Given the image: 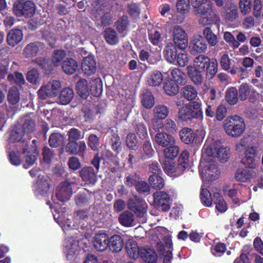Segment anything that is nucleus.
I'll list each match as a JSON object with an SVG mask.
<instances>
[{"mask_svg": "<svg viewBox=\"0 0 263 263\" xmlns=\"http://www.w3.org/2000/svg\"><path fill=\"white\" fill-rule=\"evenodd\" d=\"M230 156V148L221 146L220 141L209 138L202 148V157L199 164V172L202 180L212 181L218 178L219 172L214 161L215 157L226 161Z\"/></svg>", "mask_w": 263, "mask_h": 263, "instance_id": "1", "label": "nucleus"}, {"mask_svg": "<svg viewBox=\"0 0 263 263\" xmlns=\"http://www.w3.org/2000/svg\"><path fill=\"white\" fill-rule=\"evenodd\" d=\"M76 179L72 178L70 181H65L61 183L57 188L56 195L55 197H53V204H50L51 209H54L56 214H53V217L57 222L61 226L63 231L72 229L74 227L73 225H71L70 221H64V216L63 214V210L62 213L60 211L59 208L62 205V203L68 200L71 194L72 191L74 187L76 186ZM67 220H68L67 219Z\"/></svg>", "mask_w": 263, "mask_h": 263, "instance_id": "2", "label": "nucleus"}, {"mask_svg": "<svg viewBox=\"0 0 263 263\" xmlns=\"http://www.w3.org/2000/svg\"><path fill=\"white\" fill-rule=\"evenodd\" d=\"M223 127L228 136L236 138L244 133L246 124L241 117L234 115L228 117L224 120Z\"/></svg>", "mask_w": 263, "mask_h": 263, "instance_id": "3", "label": "nucleus"}, {"mask_svg": "<svg viewBox=\"0 0 263 263\" xmlns=\"http://www.w3.org/2000/svg\"><path fill=\"white\" fill-rule=\"evenodd\" d=\"M193 67L197 70L206 69V75L210 78H213L218 70V62L216 59H210L208 56L200 54L195 58Z\"/></svg>", "mask_w": 263, "mask_h": 263, "instance_id": "4", "label": "nucleus"}, {"mask_svg": "<svg viewBox=\"0 0 263 263\" xmlns=\"http://www.w3.org/2000/svg\"><path fill=\"white\" fill-rule=\"evenodd\" d=\"M149 128L152 136L155 134V132L157 133L155 136L154 140L159 145L165 147L175 144V140L172 135L160 131V129L162 131L163 128V124L161 122H158L155 120H152Z\"/></svg>", "mask_w": 263, "mask_h": 263, "instance_id": "5", "label": "nucleus"}, {"mask_svg": "<svg viewBox=\"0 0 263 263\" xmlns=\"http://www.w3.org/2000/svg\"><path fill=\"white\" fill-rule=\"evenodd\" d=\"M91 11L92 17L97 20L100 17L102 25L107 26L111 23V17L109 14L110 8L103 0H97L93 3Z\"/></svg>", "mask_w": 263, "mask_h": 263, "instance_id": "6", "label": "nucleus"}, {"mask_svg": "<svg viewBox=\"0 0 263 263\" xmlns=\"http://www.w3.org/2000/svg\"><path fill=\"white\" fill-rule=\"evenodd\" d=\"M76 90L81 97L86 99L89 96V91L93 95H99L100 91L98 90L96 80H90L88 84L85 79L80 80L77 84Z\"/></svg>", "mask_w": 263, "mask_h": 263, "instance_id": "7", "label": "nucleus"}, {"mask_svg": "<svg viewBox=\"0 0 263 263\" xmlns=\"http://www.w3.org/2000/svg\"><path fill=\"white\" fill-rule=\"evenodd\" d=\"M199 23L202 26L208 25L213 23H218L220 17L213 9L212 5L208 4L206 9L199 16Z\"/></svg>", "mask_w": 263, "mask_h": 263, "instance_id": "8", "label": "nucleus"}, {"mask_svg": "<svg viewBox=\"0 0 263 263\" xmlns=\"http://www.w3.org/2000/svg\"><path fill=\"white\" fill-rule=\"evenodd\" d=\"M61 87V85L59 81L53 80L39 89V96L42 99L54 97L58 95Z\"/></svg>", "mask_w": 263, "mask_h": 263, "instance_id": "9", "label": "nucleus"}, {"mask_svg": "<svg viewBox=\"0 0 263 263\" xmlns=\"http://www.w3.org/2000/svg\"><path fill=\"white\" fill-rule=\"evenodd\" d=\"M146 203L143 200L130 199L128 202L129 208L133 211L137 216L141 219V222H146Z\"/></svg>", "mask_w": 263, "mask_h": 263, "instance_id": "10", "label": "nucleus"}, {"mask_svg": "<svg viewBox=\"0 0 263 263\" xmlns=\"http://www.w3.org/2000/svg\"><path fill=\"white\" fill-rule=\"evenodd\" d=\"M18 129L17 127L14 128L10 133V137L9 139V142L10 144L15 143L14 145H10V147H14V148L16 149L17 152L22 151V153L26 152V148L28 146V142L22 141V132H18Z\"/></svg>", "mask_w": 263, "mask_h": 263, "instance_id": "11", "label": "nucleus"}, {"mask_svg": "<svg viewBox=\"0 0 263 263\" xmlns=\"http://www.w3.org/2000/svg\"><path fill=\"white\" fill-rule=\"evenodd\" d=\"M13 11L15 15L18 16L25 15L29 17L35 12V5L31 1H27L24 3H15L14 4Z\"/></svg>", "mask_w": 263, "mask_h": 263, "instance_id": "12", "label": "nucleus"}, {"mask_svg": "<svg viewBox=\"0 0 263 263\" xmlns=\"http://www.w3.org/2000/svg\"><path fill=\"white\" fill-rule=\"evenodd\" d=\"M173 39L175 45L180 49H185L188 45L187 34L179 26H174L173 29Z\"/></svg>", "mask_w": 263, "mask_h": 263, "instance_id": "13", "label": "nucleus"}, {"mask_svg": "<svg viewBox=\"0 0 263 263\" xmlns=\"http://www.w3.org/2000/svg\"><path fill=\"white\" fill-rule=\"evenodd\" d=\"M259 153V148L256 146H248L245 152V156L241 159V163L250 168L256 166V159Z\"/></svg>", "mask_w": 263, "mask_h": 263, "instance_id": "14", "label": "nucleus"}, {"mask_svg": "<svg viewBox=\"0 0 263 263\" xmlns=\"http://www.w3.org/2000/svg\"><path fill=\"white\" fill-rule=\"evenodd\" d=\"M153 197L155 204L161 210L167 211L170 209L171 198L167 193L157 192L154 194Z\"/></svg>", "mask_w": 263, "mask_h": 263, "instance_id": "15", "label": "nucleus"}, {"mask_svg": "<svg viewBox=\"0 0 263 263\" xmlns=\"http://www.w3.org/2000/svg\"><path fill=\"white\" fill-rule=\"evenodd\" d=\"M163 168L166 174L171 177H177L183 173V167L176 164L174 160H164L162 163Z\"/></svg>", "mask_w": 263, "mask_h": 263, "instance_id": "16", "label": "nucleus"}, {"mask_svg": "<svg viewBox=\"0 0 263 263\" xmlns=\"http://www.w3.org/2000/svg\"><path fill=\"white\" fill-rule=\"evenodd\" d=\"M190 48L193 52H204L207 49V44L201 35H195L190 41Z\"/></svg>", "mask_w": 263, "mask_h": 263, "instance_id": "17", "label": "nucleus"}, {"mask_svg": "<svg viewBox=\"0 0 263 263\" xmlns=\"http://www.w3.org/2000/svg\"><path fill=\"white\" fill-rule=\"evenodd\" d=\"M49 190L48 180L44 177L39 176V179L34 184V192L37 197H44L47 195Z\"/></svg>", "mask_w": 263, "mask_h": 263, "instance_id": "18", "label": "nucleus"}, {"mask_svg": "<svg viewBox=\"0 0 263 263\" xmlns=\"http://www.w3.org/2000/svg\"><path fill=\"white\" fill-rule=\"evenodd\" d=\"M82 69L88 76L93 74L97 69L96 62L92 55H88L84 58L82 63Z\"/></svg>", "mask_w": 263, "mask_h": 263, "instance_id": "19", "label": "nucleus"}, {"mask_svg": "<svg viewBox=\"0 0 263 263\" xmlns=\"http://www.w3.org/2000/svg\"><path fill=\"white\" fill-rule=\"evenodd\" d=\"M126 250L129 257L136 259L141 256L143 249L140 248L135 240L129 239L126 242Z\"/></svg>", "mask_w": 263, "mask_h": 263, "instance_id": "20", "label": "nucleus"}, {"mask_svg": "<svg viewBox=\"0 0 263 263\" xmlns=\"http://www.w3.org/2000/svg\"><path fill=\"white\" fill-rule=\"evenodd\" d=\"M95 249L99 251L105 250L109 245V238L105 233L97 234L93 241Z\"/></svg>", "mask_w": 263, "mask_h": 263, "instance_id": "21", "label": "nucleus"}, {"mask_svg": "<svg viewBox=\"0 0 263 263\" xmlns=\"http://www.w3.org/2000/svg\"><path fill=\"white\" fill-rule=\"evenodd\" d=\"M256 176V173L252 170L247 168L239 169L235 174L236 180L240 182H250Z\"/></svg>", "mask_w": 263, "mask_h": 263, "instance_id": "22", "label": "nucleus"}, {"mask_svg": "<svg viewBox=\"0 0 263 263\" xmlns=\"http://www.w3.org/2000/svg\"><path fill=\"white\" fill-rule=\"evenodd\" d=\"M25 148L26 149L25 153H27V155L25 156V163L24 164V167L27 168L34 163L36 160L38 153L36 151L35 145L30 146L28 144V146Z\"/></svg>", "mask_w": 263, "mask_h": 263, "instance_id": "23", "label": "nucleus"}, {"mask_svg": "<svg viewBox=\"0 0 263 263\" xmlns=\"http://www.w3.org/2000/svg\"><path fill=\"white\" fill-rule=\"evenodd\" d=\"M78 242L72 238L66 239L64 243V252L66 254L67 257L70 258L75 255L77 251Z\"/></svg>", "mask_w": 263, "mask_h": 263, "instance_id": "24", "label": "nucleus"}, {"mask_svg": "<svg viewBox=\"0 0 263 263\" xmlns=\"http://www.w3.org/2000/svg\"><path fill=\"white\" fill-rule=\"evenodd\" d=\"M23 33L20 29H12L7 34V41L8 44L14 47L23 40Z\"/></svg>", "mask_w": 263, "mask_h": 263, "instance_id": "25", "label": "nucleus"}, {"mask_svg": "<svg viewBox=\"0 0 263 263\" xmlns=\"http://www.w3.org/2000/svg\"><path fill=\"white\" fill-rule=\"evenodd\" d=\"M192 119H202L203 113L202 110V104L198 101H193L187 103Z\"/></svg>", "mask_w": 263, "mask_h": 263, "instance_id": "26", "label": "nucleus"}, {"mask_svg": "<svg viewBox=\"0 0 263 263\" xmlns=\"http://www.w3.org/2000/svg\"><path fill=\"white\" fill-rule=\"evenodd\" d=\"M86 147L84 142L81 141L79 143L74 141H69L67 144L66 150L67 152L72 154H83Z\"/></svg>", "mask_w": 263, "mask_h": 263, "instance_id": "27", "label": "nucleus"}, {"mask_svg": "<svg viewBox=\"0 0 263 263\" xmlns=\"http://www.w3.org/2000/svg\"><path fill=\"white\" fill-rule=\"evenodd\" d=\"M82 180L88 183L94 184L97 181V177L93 170L91 167L83 168L80 172Z\"/></svg>", "mask_w": 263, "mask_h": 263, "instance_id": "28", "label": "nucleus"}, {"mask_svg": "<svg viewBox=\"0 0 263 263\" xmlns=\"http://www.w3.org/2000/svg\"><path fill=\"white\" fill-rule=\"evenodd\" d=\"M123 240L119 235H115L109 239L108 246L112 252H120L123 248Z\"/></svg>", "mask_w": 263, "mask_h": 263, "instance_id": "29", "label": "nucleus"}, {"mask_svg": "<svg viewBox=\"0 0 263 263\" xmlns=\"http://www.w3.org/2000/svg\"><path fill=\"white\" fill-rule=\"evenodd\" d=\"M181 141L185 144H192L196 138V135L193 130L189 128H184L179 133Z\"/></svg>", "mask_w": 263, "mask_h": 263, "instance_id": "30", "label": "nucleus"}, {"mask_svg": "<svg viewBox=\"0 0 263 263\" xmlns=\"http://www.w3.org/2000/svg\"><path fill=\"white\" fill-rule=\"evenodd\" d=\"M188 75L191 81L196 85H200L203 81V71H199L194 68L192 66L187 67Z\"/></svg>", "mask_w": 263, "mask_h": 263, "instance_id": "31", "label": "nucleus"}, {"mask_svg": "<svg viewBox=\"0 0 263 263\" xmlns=\"http://www.w3.org/2000/svg\"><path fill=\"white\" fill-rule=\"evenodd\" d=\"M42 48L43 45L40 43H31L26 46L24 54L27 58H31L35 56L39 50Z\"/></svg>", "mask_w": 263, "mask_h": 263, "instance_id": "32", "label": "nucleus"}, {"mask_svg": "<svg viewBox=\"0 0 263 263\" xmlns=\"http://www.w3.org/2000/svg\"><path fill=\"white\" fill-rule=\"evenodd\" d=\"M119 221L121 225L126 227H133L135 225L133 214L128 211L124 212L120 215Z\"/></svg>", "mask_w": 263, "mask_h": 263, "instance_id": "33", "label": "nucleus"}, {"mask_svg": "<svg viewBox=\"0 0 263 263\" xmlns=\"http://www.w3.org/2000/svg\"><path fill=\"white\" fill-rule=\"evenodd\" d=\"M78 67V65L76 61L70 58L67 59L64 61L62 68L65 73L72 74L76 71Z\"/></svg>", "mask_w": 263, "mask_h": 263, "instance_id": "34", "label": "nucleus"}, {"mask_svg": "<svg viewBox=\"0 0 263 263\" xmlns=\"http://www.w3.org/2000/svg\"><path fill=\"white\" fill-rule=\"evenodd\" d=\"M179 147L175 144L171 145L164 149L163 151L164 160L168 161L174 160V158L176 157L179 153Z\"/></svg>", "mask_w": 263, "mask_h": 263, "instance_id": "35", "label": "nucleus"}, {"mask_svg": "<svg viewBox=\"0 0 263 263\" xmlns=\"http://www.w3.org/2000/svg\"><path fill=\"white\" fill-rule=\"evenodd\" d=\"M116 28L123 36L125 35L129 31V22L127 16L120 17L116 22Z\"/></svg>", "mask_w": 263, "mask_h": 263, "instance_id": "36", "label": "nucleus"}, {"mask_svg": "<svg viewBox=\"0 0 263 263\" xmlns=\"http://www.w3.org/2000/svg\"><path fill=\"white\" fill-rule=\"evenodd\" d=\"M162 74L158 71L153 72L147 78V82L148 85L153 86L160 85L162 83Z\"/></svg>", "mask_w": 263, "mask_h": 263, "instance_id": "37", "label": "nucleus"}, {"mask_svg": "<svg viewBox=\"0 0 263 263\" xmlns=\"http://www.w3.org/2000/svg\"><path fill=\"white\" fill-rule=\"evenodd\" d=\"M104 37L106 42L111 45H116L119 41L117 32L111 28H107L104 31Z\"/></svg>", "mask_w": 263, "mask_h": 263, "instance_id": "38", "label": "nucleus"}, {"mask_svg": "<svg viewBox=\"0 0 263 263\" xmlns=\"http://www.w3.org/2000/svg\"><path fill=\"white\" fill-rule=\"evenodd\" d=\"M164 56L168 62L174 63L177 56L176 46L172 44H168L164 50Z\"/></svg>", "mask_w": 263, "mask_h": 263, "instance_id": "39", "label": "nucleus"}, {"mask_svg": "<svg viewBox=\"0 0 263 263\" xmlns=\"http://www.w3.org/2000/svg\"><path fill=\"white\" fill-rule=\"evenodd\" d=\"M160 175H151L149 176V183L153 189L160 190L163 187L164 181Z\"/></svg>", "mask_w": 263, "mask_h": 263, "instance_id": "40", "label": "nucleus"}, {"mask_svg": "<svg viewBox=\"0 0 263 263\" xmlns=\"http://www.w3.org/2000/svg\"><path fill=\"white\" fill-rule=\"evenodd\" d=\"M66 57V52L61 49L55 50L52 55V64L54 66H59L63 63Z\"/></svg>", "mask_w": 263, "mask_h": 263, "instance_id": "41", "label": "nucleus"}, {"mask_svg": "<svg viewBox=\"0 0 263 263\" xmlns=\"http://www.w3.org/2000/svg\"><path fill=\"white\" fill-rule=\"evenodd\" d=\"M140 257L147 263H155L157 260V255L155 252L151 249H144L141 253Z\"/></svg>", "mask_w": 263, "mask_h": 263, "instance_id": "42", "label": "nucleus"}, {"mask_svg": "<svg viewBox=\"0 0 263 263\" xmlns=\"http://www.w3.org/2000/svg\"><path fill=\"white\" fill-rule=\"evenodd\" d=\"M225 19L230 21L234 20L237 15V8L234 4H231L230 7L224 8V12L222 14Z\"/></svg>", "mask_w": 263, "mask_h": 263, "instance_id": "43", "label": "nucleus"}, {"mask_svg": "<svg viewBox=\"0 0 263 263\" xmlns=\"http://www.w3.org/2000/svg\"><path fill=\"white\" fill-rule=\"evenodd\" d=\"M73 97V90L66 88L63 89L60 95V102L62 105H66L69 103Z\"/></svg>", "mask_w": 263, "mask_h": 263, "instance_id": "44", "label": "nucleus"}, {"mask_svg": "<svg viewBox=\"0 0 263 263\" xmlns=\"http://www.w3.org/2000/svg\"><path fill=\"white\" fill-rule=\"evenodd\" d=\"M182 93L184 97L188 101L194 100L198 95L197 90L192 85L184 86L182 89Z\"/></svg>", "mask_w": 263, "mask_h": 263, "instance_id": "45", "label": "nucleus"}, {"mask_svg": "<svg viewBox=\"0 0 263 263\" xmlns=\"http://www.w3.org/2000/svg\"><path fill=\"white\" fill-rule=\"evenodd\" d=\"M169 110L168 108L162 105H157L153 109V114L157 119H165L168 115Z\"/></svg>", "mask_w": 263, "mask_h": 263, "instance_id": "46", "label": "nucleus"}, {"mask_svg": "<svg viewBox=\"0 0 263 263\" xmlns=\"http://www.w3.org/2000/svg\"><path fill=\"white\" fill-rule=\"evenodd\" d=\"M214 199L215 200L216 210L221 213L226 212L228 209V205L221 196L218 193H216L214 195Z\"/></svg>", "mask_w": 263, "mask_h": 263, "instance_id": "47", "label": "nucleus"}, {"mask_svg": "<svg viewBox=\"0 0 263 263\" xmlns=\"http://www.w3.org/2000/svg\"><path fill=\"white\" fill-rule=\"evenodd\" d=\"M65 138L58 133L52 134L49 138V143L52 147H58L64 144Z\"/></svg>", "mask_w": 263, "mask_h": 263, "instance_id": "48", "label": "nucleus"}, {"mask_svg": "<svg viewBox=\"0 0 263 263\" xmlns=\"http://www.w3.org/2000/svg\"><path fill=\"white\" fill-rule=\"evenodd\" d=\"M208 0H191V4L193 7L194 11L198 16L206 9L207 7L204 5L206 4Z\"/></svg>", "mask_w": 263, "mask_h": 263, "instance_id": "49", "label": "nucleus"}, {"mask_svg": "<svg viewBox=\"0 0 263 263\" xmlns=\"http://www.w3.org/2000/svg\"><path fill=\"white\" fill-rule=\"evenodd\" d=\"M164 89L167 95L174 96L178 92L179 87L177 83L172 80L165 82Z\"/></svg>", "mask_w": 263, "mask_h": 263, "instance_id": "50", "label": "nucleus"}, {"mask_svg": "<svg viewBox=\"0 0 263 263\" xmlns=\"http://www.w3.org/2000/svg\"><path fill=\"white\" fill-rule=\"evenodd\" d=\"M203 34L210 46H215L217 44L218 42L217 37L213 33L211 28H205L203 30Z\"/></svg>", "mask_w": 263, "mask_h": 263, "instance_id": "51", "label": "nucleus"}, {"mask_svg": "<svg viewBox=\"0 0 263 263\" xmlns=\"http://www.w3.org/2000/svg\"><path fill=\"white\" fill-rule=\"evenodd\" d=\"M171 75L175 82L181 84L185 83L186 75L178 68H174L171 72Z\"/></svg>", "mask_w": 263, "mask_h": 263, "instance_id": "52", "label": "nucleus"}, {"mask_svg": "<svg viewBox=\"0 0 263 263\" xmlns=\"http://www.w3.org/2000/svg\"><path fill=\"white\" fill-rule=\"evenodd\" d=\"M227 102L231 105L235 104L238 101V92L236 88L231 87L229 88L226 93Z\"/></svg>", "mask_w": 263, "mask_h": 263, "instance_id": "53", "label": "nucleus"}, {"mask_svg": "<svg viewBox=\"0 0 263 263\" xmlns=\"http://www.w3.org/2000/svg\"><path fill=\"white\" fill-rule=\"evenodd\" d=\"M154 98L151 92L146 91L143 95L142 104L146 108H151L154 105Z\"/></svg>", "mask_w": 263, "mask_h": 263, "instance_id": "54", "label": "nucleus"}, {"mask_svg": "<svg viewBox=\"0 0 263 263\" xmlns=\"http://www.w3.org/2000/svg\"><path fill=\"white\" fill-rule=\"evenodd\" d=\"M88 217V213L86 211L80 210L77 212L75 215V219L77 221H74L73 226L75 228L79 227V226L83 227L84 224V221H81L85 220Z\"/></svg>", "mask_w": 263, "mask_h": 263, "instance_id": "55", "label": "nucleus"}, {"mask_svg": "<svg viewBox=\"0 0 263 263\" xmlns=\"http://www.w3.org/2000/svg\"><path fill=\"white\" fill-rule=\"evenodd\" d=\"M176 7L179 13L185 14L190 10V0H178Z\"/></svg>", "mask_w": 263, "mask_h": 263, "instance_id": "56", "label": "nucleus"}, {"mask_svg": "<svg viewBox=\"0 0 263 263\" xmlns=\"http://www.w3.org/2000/svg\"><path fill=\"white\" fill-rule=\"evenodd\" d=\"M178 118L182 121H189L192 119L187 104L181 107L178 111Z\"/></svg>", "mask_w": 263, "mask_h": 263, "instance_id": "57", "label": "nucleus"}, {"mask_svg": "<svg viewBox=\"0 0 263 263\" xmlns=\"http://www.w3.org/2000/svg\"><path fill=\"white\" fill-rule=\"evenodd\" d=\"M8 99L10 103L16 104L20 100V96L18 89L16 87L11 88L8 93Z\"/></svg>", "mask_w": 263, "mask_h": 263, "instance_id": "58", "label": "nucleus"}, {"mask_svg": "<svg viewBox=\"0 0 263 263\" xmlns=\"http://www.w3.org/2000/svg\"><path fill=\"white\" fill-rule=\"evenodd\" d=\"M201 200L202 203L206 206H210L212 204L211 194L206 189H202L201 192Z\"/></svg>", "mask_w": 263, "mask_h": 263, "instance_id": "59", "label": "nucleus"}, {"mask_svg": "<svg viewBox=\"0 0 263 263\" xmlns=\"http://www.w3.org/2000/svg\"><path fill=\"white\" fill-rule=\"evenodd\" d=\"M251 92V86L247 84H242L240 85L239 90V98L241 100H245L250 95Z\"/></svg>", "mask_w": 263, "mask_h": 263, "instance_id": "60", "label": "nucleus"}, {"mask_svg": "<svg viewBox=\"0 0 263 263\" xmlns=\"http://www.w3.org/2000/svg\"><path fill=\"white\" fill-rule=\"evenodd\" d=\"M23 126L24 133L29 134L32 132L35 128L34 121L29 117L27 116L24 119V123Z\"/></svg>", "mask_w": 263, "mask_h": 263, "instance_id": "61", "label": "nucleus"}, {"mask_svg": "<svg viewBox=\"0 0 263 263\" xmlns=\"http://www.w3.org/2000/svg\"><path fill=\"white\" fill-rule=\"evenodd\" d=\"M189 153L187 151H183L178 159V164L180 166L183 167V172L188 167Z\"/></svg>", "mask_w": 263, "mask_h": 263, "instance_id": "62", "label": "nucleus"}, {"mask_svg": "<svg viewBox=\"0 0 263 263\" xmlns=\"http://www.w3.org/2000/svg\"><path fill=\"white\" fill-rule=\"evenodd\" d=\"M189 61L188 54L185 52H180L177 54L176 61L177 64L181 66L184 67L187 65Z\"/></svg>", "mask_w": 263, "mask_h": 263, "instance_id": "63", "label": "nucleus"}, {"mask_svg": "<svg viewBox=\"0 0 263 263\" xmlns=\"http://www.w3.org/2000/svg\"><path fill=\"white\" fill-rule=\"evenodd\" d=\"M27 79L32 84L39 83L40 79L38 71L35 69L29 70L27 75Z\"/></svg>", "mask_w": 263, "mask_h": 263, "instance_id": "64", "label": "nucleus"}]
</instances>
